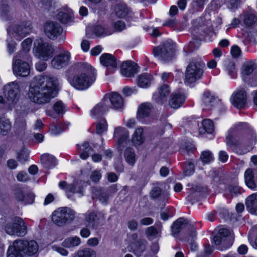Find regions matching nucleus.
Returning <instances> with one entry per match:
<instances>
[{"label": "nucleus", "mask_w": 257, "mask_h": 257, "mask_svg": "<svg viewBox=\"0 0 257 257\" xmlns=\"http://www.w3.org/2000/svg\"><path fill=\"white\" fill-rule=\"evenodd\" d=\"M172 232L173 235L180 232L187 233L193 239L196 235V231L193 224L187 219L181 217L175 221L172 225Z\"/></svg>", "instance_id": "nucleus-7"}, {"label": "nucleus", "mask_w": 257, "mask_h": 257, "mask_svg": "<svg viewBox=\"0 0 257 257\" xmlns=\"http://www.w3.org/2000/svg\"><path fill=\"white\" fill-rule=\"evenodd\" d=\"M32 30V24L30 22H24L20 25H15L13 28L14 37L19 41L26 37Z\"/></svg>", "instance_id": "nucleus-19"}, {"label": "nucleus", "mask_w": 257, "mask_h": 257, "mask_svg": "<svg viewBox=\"0 0 257 257\" xmlns=\"http://www.w3.org/2000/svg\"><path fill=\"white\" fill-rule=\"evenodd\" d=\"M16 247H20L23 253L28 256L35 255L38 251L37 242L33 240L28 241L18 239L15 241Z\"/></svg>", "instance_id": "nucleus-13"}, {"label": "nucleus", "mask_w": 257, "mask_h": 257, "mask_svg": "<svg viewBox=\"0 0 257 257\" xmlns=\"http://www.w3.org/2000/svg\"><path fill=\"white\" fill-rule=\"evenodd\" d=\"M4 95L7 103L11 104L16 103L20 94L19 85L17 82H12L5 85L4 88Z\"/></svg>", "instance_id": "nucleus-11"}, {"label": "nucleus", "mask_w": 257, "mask_h": 257, "mask_svg": "<svg viewBox=\"0 0 257 257\" xmlns=\"http://www.w3.org/2000/svg\"><path fill=\"white\" fill-rule=\"evenodd\" d=\"M231 54L233 57L238 58L241 54V50L238 46L234 45L231 49Z\"/></svg>", "instance_id": "nucleus-63"}, {"label": "nucleus", "mask_w": 257, "mask_h": 257, "mask_svg": "<svg viewBox=\"0 0 257 257\" xmlns=\"http://www.w3.org/2000/svg\"><path fill=\"white\" fill-rule=\"evenodd\" d=\"M160 233L159 231L156 229L154 226L149 227L146 230V234L148 236L156 237L157 235Z\"/></svg>", "instance_id": "nucleus-58"}, {"label": "nucleus", "mask_w": 257, "mask_h": 257, "mask_svg": "<svg viewBox=\"0 0 257 257\" xmlns=\"http://www.w3.org/2000/svg\"><path fill=\"white\" fill-rule=\"evenodd\" d=\"M150 196L151 199H156L161 197L163 200L168 199L169 194L168 193H162V189L158 186H154L150 192Z\"/></svg>", "instance_id": "nucleus-40"}, {"label": "nucleus", "mask_w": 257, "mask_h": 257, "mask_svg": "<svg viewBox=\"0 0 257 257\" xmlns=\"http://www.w3.org/2000/svg\"><path fill=\"white\" fill-rule=\"evenodd\" d=\"M253 171L251 169H248L244 173V179L246 185L250 189H254L256 185L254 181Z\"/></svg>", "instance_id": "nucleus-45"}, {"label": "nucleus", "mask_w": 257, "mask_h": 257, "mask_svg": "<svg viewBox=\"0 0 257 257\" xmlns=\"http://www.w3.org/2000/svg\"><path fill=\"white\" fill-rule=\"evenodd\" d=\"M5 230L7 234L10 235L23 237L27 233L28 226L22 218L15 217L12 218L11 222L6 223Z\"/></svg>", "instance_id": "nucleus-4"}, {"label": "nucleus", "mask_w": 257, "mask_h": 257, "mask_svg": "<svg viewBox=\"0 0 257 257\" xmlns=\"http://www.w3.org/2000/svg\"><path fill=\"white\" fill-rule=\"evenodd\" d=\"M23 251L20 247H16L15 241L10 246L7 251V257H23Z\"/></svg>", "instance_id": "nucleus-47"}, {"label": "nucleus", "mask_w": 257, "mask_h": 257, "mask_svg": "<svg viewBox=\"0 0 257 257\" xmlns=\"http://www.w3.org/2000/svg\"><path fill=\"white\" fill-rule=\"evenodd\" d=\"M115 13L118 18H124L128 14V10L124 4H117L115 8Z\"/></svg>", "instance_id": "nucleus-48"}, {"label": "nucleus", "mask_w": 257, "mask_h": 257, "mask_svg": "<svg viewBox=\"0 0 257 257\" xmlns=\"http://www.w3.org/2000/svg\"><path fill=\"white\" fill-rule=\"evenodd\" d=\"M225 69L228 74L233 78L236 75V71L235 68V64L232 61H228L225 65Z\"/></svg>", "instance_id": "nucleus-52"}, {"label": "nucleus", "mask_w": 257, "mask_h": 257, "mask_svg": "<svg viewBox=\"0 0 257 257\" xmlns=\"http://www.w3.org/2000/svg\"><path fill=\"white\" fill-rule=\"evenodd\" d=\"M70 59V53L68 51H64L53 58L51 62V66L55 69L60 70L69 64Z\"/></svg>", "instance_id": "nucleus-16"}, {"label": "nucleus", "mask_w": 257, "mask_h": 257, "mask_svg": "<svg viewBox=\"0 0 257 257\" xmlns=\"http://www.w3.org/2000/svg\"><path fill=\"white\" fill-rule=\"evenodd\" d=\"M255 68V64L252 61L245 62L242 67V73L243 75H249Z\"/></svg>", "instance_id": "nucleus-49"}, {"label": "nucleus", "mask_w": 257, "mask_h": 257, "mask_svg": "<svg viewBox=\"0 0 257 257\" xmlns=\"http://www.w3.org/2000/svg\"><path fill=\"white\" fill-rule=\"evenodd\" d=\"M52 247L54 250L57 251V252H58L59 253L63 256H67L68 255V251L66 249L61 246L54 245H53Z\"/></svg>", "instance_id": "nucleus-61"}, {"label": "nucleus", "mask_w": 257, "mask_h": 257, "mask_svg": "<svg viewBox=\"0 0 257 257\" xmlns=\"http://www.w3.org/2000/svg\"><path fill=\"white\" fill-rule=\"evenodd\" d=\"M218 99L211 92L205 91L202 97V102L207 109H211L217 103Z\"/></svg>", "instance_id": "nucleus-23"}, {"label": "nucleus", "mask_w": 257, "mask_h": 257, "mask_svg": "<svg viewBox=\"0 0 257 257\" xmlns=\"http://www.w3.org/2000/svg\"><path fill=\"white\" fill-rule=\"evenodd\" d=\"M246 125V123H240L237 124L234 129L231 130L226 138V143L227 146L232 147L238 145V141L235 138L236 131L240 130V127L245 126Z\"/></svg>", "instance_id": "nucleus-28"}, {"label": "nucleus", "mask_w": 257, "mask_h": 257, "mask_svg": "<svg viewBox=\"0 0 257 257\" xmlns=\"http://www.w3.org/2000/svg\"><path fill=\"white\" fill-rule=\"evenodd\" d=\"M28 153L24 150H21L19 153H18L17 155V159L18 161L21 162H26L28 161Z\"/></svg>", "instance_id": "nucleus-60"}, {"label": "nucleus", "mask_w": 257, "mask_h": 257, "mask_svg": "<svg viewBox=\"0 0 257 257\" xmlns=\"http://www.w3.org/2000/svg\"><path fill=\"white\" fill-rule=\"evenodd\" d=\"M51 133L53 135H58L62 132H63L64 129L62 128L61 124H54L52 127H51Z\"/></svg>", "instance_id": "nucleus-62"}, {"label": "nucleus", "mask_w": 257, "mask_h": 257, "mask_svg": "<svg viewBox=\"0 0 257 257\" xmlns=\"http://www.w3.org/2000/svg\"><path fill=\"white\" fill-rule=\"evenodd\" d=\"M92 198L98 199L101 203L107 204L109 195L108 191L102 188H95L93 190Z\"/></svg>", "instance_id": "nucleus-27"}, {"label": "nucleus", "mask_w": 257, "mask_h": 257, "mask_svg": "<svg viewBox=\"0 0 257 257\" xmlns=\"http://www.w3.org/2000/svg\"><path fill=\"white\" fill-rule=\"evenodd\" d=\"M13 192L15 198L25 204H32L34 201V194L28 191L25 187L16 186Z\"/></svg>", "instance_id": "nucleus-15"}, {"label": "nucleus", "mask_w": 257, "mask_h": 257, "mask_svg": "<svg viewBox=\"0 0 257 257\" xmlns=\"http://www.w3.org/2000/svg\"><path fill=\"white\" fill-rule=\"evenodd\" d=\"M145 140L144 134V129L142 127H138L134 132L132 138V141L135 147L142 145Z\"/></svg>", "instance_id": "nucleus-31"}, {"label": "nucleus", "mask_w": 257, "mask_h": 257, "mask_svg": "<svg viewBox=\"0 0 257 257\" xmlns=\"http://www.w3.org/2000/svg\"><path fill=\"white\" fill-rule=\"evenodd\" d=\"M230 99L234 107L242 108L246 103V93L244 90H240L233 93Z\"/></svg>", "instance_id": "nucleus-21"}, {"label": "nucleus", "mask_w": 257, "mask_h": 257, "mask_svg": "<svg viewBox=\"0 0 257 257\" xmlns=\"http://www.w3.org/2000/svg\"><path fill=\"white\" fill-rule=\"evenodd\" d=\"M101 176L100 171L95 170L91 173L90 178L92 182L97 183L99 181Z\"/></svg>", "instance_id": "nucleus-59"}, {"label": "nucleus", "mask_w": 257, "mask_h": 257, "mask_svg": "<svg viewBox=\"0 0 257 257\" xmlns=\"http://www.w3.org/2000/svg\"><path fill=\"white\" fill-rule=\"evenodd\" d=\"M58 85V79L56 77L36 76L30 84L29 98L38 104L49 103L56 96Z\"/></svg>", "instance_id": "nucleus-1"}, {"label": "nucleus", "mask_w": 257, "mask_h": 257, "mask_svg": "<svg viewBox=\"0 0 257 257\" xmlns=\"http://www.w3.org/2000/svg\"><path fill=\"white\" fill-rule=\"evenodd\" d=\"M113 137L116 139V148L122 151L123 149L129 143L128 138L129 133L125 128L117 127L114 130Z\"/></svg>", "instance_id": "nucleus-17"}, {"label": "nucleus", "mask_w": 257, "mask_h": 257, "mask_svg": "<svg viewBox=\"0 0 257 257\" xmlns=\"http://www.w3.org/2000/svg\"><path fill=\"white\" fill-rule=\"evenodd\" d=\"M40 4L46 9H49L53 6V0H40Z\"/></svg>", "instance_id": "nucleus-64"}, {"label": "nucleus", "mask_w": 257, "mask_h": 257, "mask_svg": "<svg viewBox=\"0 0 257 257\" xmlns=\"http://www.w3.org/2000/svg\"><path fill=\"white\" fill-rule=\"evenodd\" d=\"M175 45L172 41H168L154 49L153 53L163 61H169L174 56Z\"/></svg>", "instance_id": "nucleus-10"}, {"label": "nucleus", "mask_w": 257, "mask_h": 257, "mask_svg": "<svg viewBox=\"0 0 257 257\" xmlns=\"http://www.w3.org/2000/svg\"><path fill=\"white\" fill-rule=\"evenodd\" d=\"M202 127L199 128L200 134H204L205 132L211 134L214 131V124L212 121L209 119H206L202 122Z\"/></svg>", "instance_id": "nucleus-42"}, {"label": "nucleus", "mask_w": 257, "mask_h": 257, "mask_svg": "<svg viewBox=\"0 0 257 257\" xmlns=\"http://www.w3.org/2000/svg\"><path fill=\"white\" fill-rule=\"evenodd\" d=\"M202 189V188L198 186L192 187L189 190V194L187 196V199L192 203L195 201H198Z\"/></svg>", "instance_id": "nucleus-37"}, {"label": "nucleus", "mask_w": 257, "mask_h": 257, "mask_svg": "<svg viewBox=\"0 0 257 257\" xmlns=\"http://www.w3.org/2000/svg\"><path fill=\"white\" fill-rule=\"evenodd\" d=\"M240 18L246 27L251 26L257 22V17L251 12H243Z\"/></svg>", "instance_id": "nucleus-33"}, {"label": "nucleus", "mask_w": 257, "mask_h": 257, "mask_svg": "<svg viewBox=\"0 0 257 257\" xmlns=\"http://www.w3.org/2000/svg\"><path fill=\"white\" fill-rule=\"evenodd\" d=\"M106 96L100 102L97 104L91 111V115L93 117H98L103 114L108 110V107L106 103Z\"/></svg>", "instance_id": "nucleus-30"}, {"label": "nucleus", "mask_w": 257, "mask_h": 257, "mask_svg": "<svg viewBox=\"0 0 257 257\" xmlns=\"http://www.w3.org/2000/svg\"><path fill=\"white\" fill-rule=\"evenodd\" d=\"M200 61L192 60L187 67L185 75V82L191 84L200 79L203 74Z\"/></svg>", "instance_id": "nucleus-6"}, {"label": "nucleus", "mask_w": 257, "mask_h": 257, "mask_svg": "<svg viewBox=\"0 0 257 257\" xmlns=\"http://www.w3.org/2000/svg\"><path fill=\"white\" fill-rule=\"evenodd\" d=\"M138 66L136 63L132 61L122 62L120 71L122 75L125 77H133L138 72Z\"/></svg>", "instance_id": "nucleus-20"}, {"label": "nucleus", "mask_w": 257, "mask_h": 257, "mask_svg": "<svg viewBox=\"0 0 257 257\" xmlns=\"http://www.w3.org/2000/svg\"><path fill=\"white\" fill-rule=\"evenodd\" d=\"M11 123L9 119L0 117V133L3 136L7 135L11 131Z\"/></svg>", "instance_id": "nucleus-46"}, {"label": "nucleus", "mask_w": 257, "mask_h": 257, "mask_svg": "<svg viewBox=\"0 0 257 257\" xmlns=\"http://www.w3.org/2000/svg\"><path fill=\"white\" fill-rule=\"evenodd\" d=\"M44 30L46 36L52 40H55L59 38V41L64 42L65 39V37L62 35V27L56 22H46L44 24Z\"/></svg>", "instance_id": "nucleus-9"}, {"label": "nucleus", "mask_w": 257, "mask_h": 257, "mask_svg": "<svg viewBox=\"0 0 257 257\" xmlns=\"http://www.w3.org/2000/svg\"><path fill=\"white\" fill-rule=\"evenodd\" d=\"M100 62L102 65L107 67L108 70H111L117 68V60L110 54H103L100 57Z\"/></svg>", "instance_id": "nucleus-22"}, {"label": "nucleus", "mask_w": 257, "mask_h": 257, "mask_svg": "<svg viewBox=\"0 0 257 257\" xmlns=\"http://www.w3.org/2000/svg\"><path fill=\"white\" fill-rule=\"evenodd\" d=\"M76 212L67 207H59L52 214L53 222L58 226H63L72 221L76 217Z\"/></svg>", "instance_id": "nucleus-3"}, {"label": "nucleus", "mask_w": 257, "mask_h": 257, "mask_svg": "<svg viewBox=\"0 0 257 257\" xmlns=\"http://www.w3.org/2000/svg\"><path fill=\"white\" fill-rule=\"evenodd\" d=\"M81 243V239L77 236L67 238L62 243L63 247L67 248L73 247L79 245Z\"/></svg>", "instance_id": "nucleus-44"}, {"label": "nucleus", "mask_w": 257, "mask_h": 257, "mask_svg": "<svg viewBox=\"0 0 257 257\" xmlns=\"http://www.w3.org/2000/svg\"><path fill=\"white\" fill-rule=\"evenodd\" d=\"M78 149L80 158L83 160L86 159L89 157V154L93 152L92 148L87 142L84 143L81 146L78 145Z\"/></svg>", "instance_id": "nucleus-38"}, {"label": "nucleus", "mask_w": 257, "mask_h": 257, "mask_svg": "<svg viewBox=\"0 0 257 257\" xmlns=\"http://www.w3.org/2000/svg\"><path fill=\"white\" fill-rule=\"evenodd\" d=\"M213 159L212 154L209 151L203 152L200 156V159L204 163H209Z\"/></svg>", "instance_id": "nucleus-55"}, {"label": "nucleus", "mask_w": 257, "mask_h": 257, "mask_svg": "<svg viewBox=\"0 0 257 257\" xmlns=\"http://www.w3.org/2000/svg\"><path fill=\"white\" fill-rule=\"evenodd\" d=\"M68 71L76 73L73 77H67V80L76 90H86L95 80V70L87 63H75L69 67Z\"/></svg>", "instance_id": "nucleus-2"}, {"label": "nucleus", "mask_w": 257, "mask_h": 257, "mask_svg": "<svg viewBox=\"0 0 257 257\" xmlns=\"http://www.w3.org/2000/svg\"><path fill=\"white\" fill-rule=\"evenodd\" d=\"M41 163L46 168H51L56 165V159L53 155L44 154L41 156Z\"/></svg>", "instance_id": "nucleus-34"}, {"label": "nucleus", "mask_w": 257, "mask_h": 257, "mask_svg": "<svg viewBox=\"0 0 257 257\" xmlns=\"http://www.w3.org/2000/svg\"><path fill=\"white\" fill-rule=\"evenodd\" d=\"M186 97L184 94L180 92H174L169 103L171 107L177 109L180 107L185 100Z\"/></svg>", "instance_id": "nucleus-29"}, {"label": "nucleus", "mask_w": 257, "mask_h": 257, "mask_svg": "<svg viewBox=\"0 0 257 257\" xmlns=\"http://www.w3.org/2000/svg\"><path fill=\"white\" fill-rule=\"evenodd\" d=\"M95 251L89 248H85L79 250L74 257H92Z\"/></svg>", "instance_id": "nucleus-53"}, {"label": "nucleus", "mask_w": 257, "mask_h": 257, "mask_svg": "<svg viewBox=\"0 0 257 257\" xmlns=\"http://www.w3.org/2000/svg\"><path fill=\"white\" fill-rule=\"evenodd\" d=\"M152 76L149 73L140 75L138 79V85L141 87H147L151 83Z\"/></svg>", "instance_id": "nucleus-43"}, {"label": "nucleus", "mask_w": 257, "mask_h": 257, "mask_svg": "<svg viewBox=\"0 0 257 257\" xmlns=\"http://www.w3.org/2000/svg\"><path fill=\"white\" fill-rule=\"evenodd\" d=\"M245 205L249 212L257 215V193L252 194L246 198Z\"/></svg>", "instance_id": "nucleus-24"}, {"label": "nucleus", "mask_w": 257, "mask_h": 257, "mask_svg": "<svg viewBox=\"0 0 257 257\" xmlns=\"http://www.w3.org/2000/svg\"><path fill=\"white\" fill-rule=\"evenodd\" d=\"M107 130V124L105 119L100 120L96 124V133L98 135H101L106 132Z\"/></svg>", "instance_id": "nucleus-51"}, {"label": "nucleus", "mask_w": 257, "mask_h": 257, "mask_svg": "<svg viewBox=\"0 0 257 257\" xmlns=\"http://www.w3.org/2000/svg\"><path fill=\"white\" fill-rule=\"evenodd\" d=\"M108 98L110 100L112 107L115 109H120L123 106V99L122 96L117 92L110 93Z\"/></svg>", "instance_id": "nucleus-25"}, {"label": "nucleus", "mask_w": 257, "mask_h": 257, "mask_svg": "<svg viewBox=\"0 0 257 257\" xmlns=\"http://www.w3.org/2000/svg\"><path fill=\"white\" fill-rule=\"evenodd\" d=\"M104 222L103 216L94 211H90L86 213L85 217V224L86 226L91 229H97Z\"/></svg>", "instance_id": "nucleus-12"}, {"label": "nucleus", "mask_w": 257, "mask_h": 257, "mask_svg": "<svg viewBox=\"0 0 257 257\" xmlns=\"http://www.w3.org/2000/svg\"><path fill=\"white\" fill-rule=\"evenodd\" d=\"M33 52L38 58L47 61L52 57L55 50L52 44L39 39L36 40L34 42Z\"/></svg>", "instance_id": "nucleus-5"}, {"label": "nucleus", "mask_w": 257, "mask_h": 257, "mask_svg": "<svg viewBox=\"0 0 257 257\" xmlns=\"http://www.w3.org/2000/svg\"><path fill=\"white\" fill-rule=\"evenodd\" d=\"M154 109V106L150 102H146L139 105L137 114V119L142 122L149 124L152 122L150 116Z\"/></svg>", "instance_id": "nucleus-14"}, {"label": "nucleus", "mask_w": 257, "mask_h": 257, "mask_svg": "<svg viewBox=\"0 0 257 257\" xmlns=\"http://www.w3.org/2000/svg\"><path fill=\"white\" fill-rule=\"evenodd\" d=\"M66 193L68 198H71L73 195L75 193L79 194H82V190L81 188H79L78 190H76V186L74 184H70L67 187V190H66Z\"/></svg>", "instance_id": "nucleus-50"}, {"label": "nucleus", "mask_w": 257, "mask_h": 257, "mask_svg": "<svg viewBox=\"0 0 257 257\" xmlns=\"http://www.w3.org/2000/svg\"><path fill=\"white\" fill-rule=\"evenodd\" d=\"M147 241L140 239L133 245L134 253L138 256H141L146 249Z\"/></svg>", "instance_id": "nucleus-39"}, {"label": "nucleus", "mask_w": 257, "mask_h": 257, "mask_svg": "<svg viewBox=\"0 0 257 257\" xmlns=\"http://www.w3.org/2000/svg\"><path fill=\"white\" fill-rule=\"evenodd\" d=\"M53 109L58 114H63L66 109L65 104L61 100L57 101L53 105Z\"/></svg>", "instance_id": "nucleus-54"}, {"label": "nucleus", "mask_w": 257, "mask_h": 257, "mask_svg": "<svg viewBox=\"0 0 257 257\" xmlns=\"http://www.w3.org/2000/svg\"><path fill=\"white\" fill-rule=\"evenodd\" d=\"M0 15L5 21L13 20L15 17V12L7 3H3L0 7Z\"/></svg>", "instance_id": "nucleus-26"}, {"label": "nucleus", "mask_w": 257, "mask_h": 257, "mask_svg": "<svg viewBox=\"0 0 257 257\" xmlns=\"http://www.w3.org/2000/svg\"><path fill=\"white\" fill-rule=\"evenodd\" d=\"M184 173L186 176H190L194 171V164L191 162H186L183 166Z\"/></svg>", "instance_id": "nucleus-56"}, {"label": "nucleus", "mask_w": 257, "mask_h": 257, "mask_svg": "<svg viewBox=\"0 0 257 257\" xmlns=\"http://www.w3.org/2000/svg\"><path fill=\"white\" fill-rule=\"evenodd\" d=\"M170 93V90L169 86L164 84L159 88L158 96L155 99L158 103H163L166 101L167 98Z\"/></svg>", "instance_id": "nucleus-32"}, {"label": "nucleus", "mask_w": 257, "mask_h": 257, "mask_svg": "<svg viewBox=\"0 0 257 257\" xmlns=\"http://www.w3.org/2000/svg\"><path fill=\"white\" fill-rule=\"evenodd\" d=\"M18 56L14 58V62L13 65V70L14 73L21 77H26L29 75L30 72V67L27 62L22 61Z\"/></svg>", "instance_id": "nucleus-18"}, {"label": "nucleus", "mask_w": 257, "mask_h": 257, "mask_svg": "<svg viewBox=\"0 0 257 257\" xmlns=\"http://www.w3.org/2000/svg\"><path fill=\"white\" fill-rule=\"evenodd\" d=\"M32 42V39L27 38L22 43V51L19 54V57L20 58H23L24 60H28L27 53L31 49Z\"/></svg>", "instance_id": "nucleus-36"}, {"label": "nucleus", "mask_w": 257, "mask_h": 257, "mask_svg": "<svg viewBox=\"0 0 257 257\" xmlns=\"http://www.w3.org/2000/svg\"><path fill=\"white\" fill-rule=\"evenodd\" d=\"M123 156L125 161L131 166H134L136 162V155L133 148L127 147L124 150Z\"/></svg>", "instance_id": "nucleus-35"}, {"label": "nucleus", "mask_w": 257, "mask_h": 257, "mask_svg": "<svg viewBox=\"0 0 257 257\" xmlns=\"http://www.w3.org/2000/svg\"><path fill=\"white\" fill-rule=\"evenodd\" d=\"M231 231L226 228L220 229L214 236L213 241L218 246L219 250H223L229 247L232 244V238L230 236Z\"/></svg>", "instance_id": "nucleus-8"}, {"label": "nucleus", "mask_w": 257, "mask_h": 257, "mask_svg": "<svg viewBox=\"0 0 257 257\" xmlns=\"http://www.w3.org/2000/svg\"><path fill=\"white\" fill-rule=\"evenodd\" d=\"M93 32L97 36H105L111 34V32H108L105 30L103 27L99 25L96 26L94 28Z\"/></svg>", "instance_id": "nucleus-57"}, {"label": "nucleus", "mask_w": 257, "mask_h": 257, "mask_svg": "<svg viewBox=\"0 0 257 257\" xmlns=\"http://www.w3.org/2000/svg\"><path fill=\"white\" fill-rule=\"evenodd\" d=\"M71 11L67 8L60 10L58 13L56 17L57 19L61 23L66 24L68 23L71 17Z\"/></svg>", "instance_id": "nucleus-41"}]
</instances>
